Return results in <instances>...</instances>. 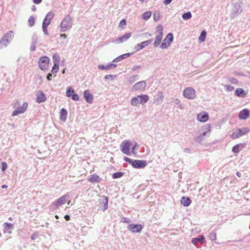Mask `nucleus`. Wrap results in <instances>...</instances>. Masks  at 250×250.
Returning a JSON list of instances; mask_svg holds the SVG:
<instances>
[{
  "label": "nucleus",
  "instance_id": "nucleus-1",
  "mask_svg": "<svg viewBox=\"0 0 250 250\" xmlns=\"http://www.w3.org/2000/svg\"><path fill=\"white\" fill-rule=\"evenodd\" d=\"M210 132V125L207 124L205 125L201 128L200 132L197 133L195 137L194 141L198 144H201L205 140L206 136H208Z\"/></svg>",
  "mask_w": 250,
  "mask_h": 250
},
{
  "label": "nucleus",
  "instance_id": "nucleus-2",
  "mask_svg": "<svg viewBox=\"0 0 250 250\" xmlns=\"http://www.w3.org/2000/svg\"><path fill=\"white\" fill-rule=\"evenodd\" d=\"M124 160L126 162L130 164L133 167L135 168H143L147 165L146 162L145 160H132L127 157H125Z\"/></svg>",
  "mask_w": 250,
  "mask_h": 250
},
{
  "label": "nucleus",
  "instance_id": "nucleus-3",
  "mask_svg": "<svg viewBox=\"0 0 250 250\" xmlns=\"http://www.w3.org/2000/svg\"><path fill=\"white\" fill-rule=\"evenodd\" d=\"M14 34L12 31H9L4 34L0 40V49L6 47L12 41Z\"/></svg>",
  "mask_w": 250,
  "mask_h": 250
},
{
  "label": "nucleus",
  "instance_id": "nucleus-4",
  "mask_svg": "<svg viewBox=\"0 0 250 250\" xmlns=\"http://www.w3.org/2000/svg\"><path fill=\"white\" fill-rule=\"evenodd\" d=\"M72 25V18L69 15H67L62 21L60 27L61 31L64 32L70 29Z\"/></svg>",
  "mask_w": 250,
  "mask_h": 250
},
{
  "label": "nucleus",
  "instance_id": "nucleus-5",
  "mask_svg": "<svg viewBox=\"0 0 250 250\" xmlns=\"http://www.w3.org/2000/svg\"><path fill=\"white\" fill-rule=\"evenodd\" d=\"M249 131L250 129L247 127L238 128L231 134V137L233 139H235L247 134Z\"/></svg>",
  "mask_w": 250,
  "mask_h": 250
},
{
  "label": "nucleus",
  "instance_id": "nucleus-6",
  "mask_svg": "<svg viewBox=\"0 0 250 250\" xmlns=\"http://www.w3.org/2000/svg\"><path fill=\"white\" fill-rule=\"evenodd\" d=\"M69 195L68 194H65L61 196L58 200L53 202L52 205L53 208H58L60 206L64 204L66 201L69 199Z\"/></svg>",
  "mask_w": 250,
  "mask_h": 250
},
{
  "label": "nucleus",
  "instance_id": "nucleus-7",
  "mask_svg": "<svg viewBox=\"0 0 250 250\" xmlns=\"http://www.w3.org/2000/svg\"><path fill=\"white\" fill-rule=\"evenodd\" d=\"M131 146V143L128 140L124 141L121 145V150L126 155H130L129 149Z\"/></svg>",
  "mask_w": 250,
  "mask_h": 250
},
{
  "label": "nucleus",
  "instance_id": "nucleus-8",
  "mask_svg": "<svg viewBox=\"0 0 250 250\" xmlns=\"http://www.w3.org/2000/svg\"><path fill=\"white\" fill-rule=\"evenodd\" d=\"M49 61V58L46 56L41 58L39 61V66L40 69L42 70H46Z\"/></svg>",
  "mask_w": 250,
  "mask_h": 250
},
{
  "label": "nucleus",
  "instance_id": "nucleus-9",
  "mask_svg": "<svg viewBox=\"0 0 250 250\" xmlns=\"http://www.w3.org/2000/svg\"><path fill=\"white\" fill-rule=\"evenodd\" d=\"M127 228L128 230L132 233H137L140 232L143 229V226L141 224H131L127 226Z\"/></svg>",
  "mask_w": 250,
  "mask_h": 250
},
{
  "label": "nucleus",
  "instance_id": "nucleus-10",
  "mask_svg": "<svg viewBox=\"0 0 250 250\" xmlns=\"http://www.w3.org/2000/svg\"><path fill=\"white\" fill-rule=\"evenodd\" d=\"M195 90L192 87H187L183 91V96L188 99H192L195 97Z\"/></svg>",
  "mask_w": 250,
  "mask_h": 250
},
{
  "label": "nucleus",
  "instance_id": "nucleus-11",
  "mask_svg": "<svg viewBox=\"0 0 250 250\" xmlns=\"http://www.w3.org/2000/svg\"><path fill=\"white\" fill-rule=\"evenodd\" d=\"M146 87V83L142 81L136 83L132 87V89L135 91H143Z\"/></svg>",
  "mask_w": 250,
  "mask_h": 250
},
{
  "label": "nucleus",
  "instance_id": "nucleus-12",
  "mask_svg": "<svg viewBox=\"0 0 250 250\" xmlns=\"http://www.w3.org/2000/svg\"><path fill=\"white\" fill-rule=\"evenodd\" d=\"M28 104L27 103H24L21 107L17 108L12 113V116H15L20 113H24L27 107Z\"/></svg>",
  "mask_w": 250,
  "mask_h": 250
},
{
  "label": "nucleus",
  "instance_id": "nucleus-13",
  "mask_svg": "<svg viewBox=\"0 0 250 250\" xmlns=\"http://www.w3.org/2000/svg\"><path fill=\"white\" fill-rule=\"evenodd\" d=\"M101 201L100 208L101 210L104 211L108 208V198L105 196H103L101 197Z\"/></svg>",
  "mask_w": 250,
  "mask_h": 250
},
{
  "label": "nucleus",
  "instance_id": "nucleus-14",
  "mask_svg": "<svg viewBox=\"0 0 250 250\" xmlns=\"http://www.w3.org/2000/svg\"><path fill=\"white\" fill-rule=\"evenodd\" d=\"M46 100V96L42 91H39L36 94V101L38 103L44 102Z\"/></svg>",
  "mask_w": 250,
  "mask_h": 250
},
{
  "label": "nucleus",
  "instance_id": "nucleus-15",
  "mask_svg": "<svg viewBox=\"0 0 250 250\" xmlns=\"http://www.w3.org/2000/svg\"><path fill=\"white\" fill-rule=\"evenodd\" d=\"M152 40L153 39H151L146 41L138 43L136 45L135 48L137 51L140 50L150 44L152 42Z\"/></svg>",
  "mask_w": 250,
  "mask_h": 250
},
{
  "label": "nucleus",
  "instance_id": "nucleus-16",
  "mask_svg": "<svg viewBox=\"0 0 250 250\" xmlns=\"http://www.w3.org/2000/svg\"><path fill=\"white\" fill-rule=\"evenodd\" d=\"M131 36V33H127L122 36L120 38L116 39L114 41L115 42L117 43H122L127 41Z\"/></svg>",
  "mask_w": 250,
  "mask_h": 250
},
{
  "label": "nucleus",
  "instance_id": "nucleus-17",
  "mask_svg": "<svg viewBox=\"0 0 250 250\" xmlns=\"http://www.w3.org/2000/svg\"><path fill=\"white\" fill-rule=\"evenodd\" d=\"M206 242L205 238L204 235H200L199 237L193 238L191 240V243L194 245H197L199 243L201 244Z\"/></svg>",
  "mask_w": 250,
  "mask_h": 250
},
{
  "label": "nucleus",
  "instance_id": "nucleus-18",
  "mask_svg": "<svg viewBox=\"0 0 250 250\" xmlns=\"http://www.w3.org/2000/svg\"><path fill=\"white\" fill-rule=\"evenodd\" d=\"M83 97L86 102L89 104L92 103L93 100V96L89 90H86L83 92Z\"/></svg>",
  "mask_w": 250,
  "mask_h": 250
},
{
  "label": "nucleus",
  "instance_id": "nucleus-19",
  "mask_svg": "<svg viewBox=\"0 0 250 250\" xmlns=\"http://www.w3.org/2000/svg\"><path fill=\"white\" fill-rule=\"evenodd\" d=\"M208 119V114L206 112L200 113L197 114L196 119L200 122H205Z\"/></svg>",
  "mask_w": 250,
  "mask_h": 250
},
{
  "label": "nucleus",
  "instance_id": "nucleus-20",
  "mask_svg": "<svg viewBox=\"0 0 250 250\" xmlns=\"http://www.w3.org/2000/svg\"><path fill=\"white\" fill-rule=\"evenodd\" d=\"M102 180V179L96 174L91 175L88 179V181L91 183H100Z\"/></svg>",
  "mask_w": 250,
  "mask_h": 250
},
{
  "label": "nucleus",
  "instance_id": "nucleus-21",
  "mask_svg": "<svg viewBox=\"0 0 250 250\" xmlns=\"http://www.w3.org/2000/svg\"><path fill=\"white\" fill-rule=\"evenodd\" d=\"M249 110L248 109H244L240 112L239 118L240 119L246 120L249 117Z\"/></svg>",
  "mask_w": 250,
  "mask_h": 250
},
{
  "label": "nucleus",
  "instance_id": "nucleus-22",
  "mask_svg": "<svg viewBox=\"0 0 250 250\" xmlns=\"http://www.w3.org/2000/svg\"><path fill=\"white\" fill-rule=\"evenodd\" d=\"M67 117V111L64 108H62L60 112V120L62 122H65Z\"/></svg>",
  "mask_w": 250,
  "mask_h": 250
},
{
  "label": "nucleus",
  "instance_id": "nucleus-23",
  "mask_svg": "<svg viewBox=\"0 0 250 250\" xmlns=\"http://www.w3.org/2000/svg\"><path fill=\"white\" fill-rule=\"evenodd\" d=\"M164 98V96L162 92L158 91L156 98H155L154 103H156L157 104H160L162 103Z\"/></svg>",
  "mask_w": 250,
  "mask_h": 250
},
{
  "label": "nucleus",
  "instance_id": "nucleus-24",
  "mask_svg": "<svg viewBox=\"0 0 250 250\" xmlns=\"http://www.w3.org/2000/svg\"><path fill=\"white\" fill-rule=\"evenodd\" d=\"M180 201L184 207H188L191 203V199L188 197H182Z\"/></svg>",
  "mask_w": 250,
  "mask_h": 250
},
{
  "label": "nucleus",
  "instance_id": "nucleus-25",
  "mask_svg": "<svg viewBox=\"0 0 250 250\" xmlns=\"http://www.w3.org/2000/svg\"><path fill=\"white\" fill-rule=\"evenodd\" d=\"M133 54V53H128L121 55L118 56V57H117L116 58L114 59L113 60V62H117L119 61H121V60H122L123 59H125V58H127V57L131 56Z\"/></svg>",
  "mask_w": 250,
  "mask_h": 250
},
{
  "label": "nucleus",
  "instance_id": "nucleus-26",
  "mask_svg": "<svg viewBox=\"0 0 250 250\" xmlns=\"http://www.w3.org/2000/svg\"><path fill=\"white\" fill-rule=\"evenodd\" d=\"M245 147V145L243 144H237L232 148V151L234 153H238Z\"/></svg>",
  "mask_w": 250,
  "mask_h": 250
},
{
  "label": "nucleus",
  "instance_id": "nucleus-27",
  "mask_svg": "<svg viewBox=\"0 0 250 250\" xmlns=\"http://www.w3.org/2000/svg\"><path fill=\"white\" fill-rule=\"evenodd\" d=\"M138 97L141 99V102L140 104H144L146 103L148 100H149V97L147 95H138Z\"/></svg>",
  "mask_w": 250,
  "mask_h": 250
},
{
  "label": "nucleus",
  "instance_id": "nucleus-28",
  "mask_svg": "<svg viewBox=\"0 0 250 250\" xmlns=\"http://www.w3.org/2000/svg\"><path fill=\"white\" fill-rule=\"evenodd\" d=\"M162 38L163 36L156 35V38L153 43V46L154 47H157L160 45Z\"/></svg>",
  "mask_w": 250,
  "mask_h": 250
},
{
  "label": "nucleus",
  "instance_id": "nucleus-29",
  "mask_svg": "<svg viewBox=\"0 0 250 250\" xmlns=\"http://www.w3.org/2000/svg\"><path fill=\"white\" fill-rule=\"evenodd\" d=\"M163 26L160 24L156 27V34L157 35L163 36Z\"/></svg>",
  "mask_w": 250,
  "mask_h": 250
},
{
  "label": "nucleus",
  "instance_id": "nucleus-30",
  "mask_svg": "<svg viewBox=\"0 0 250 250\" xmlns=\"http://www.w3.org/2000/svg\"><path fill=\"white\" fill-rule=\"evenodd\" d=\"M217 230H212L209 233V238L211 241H215L216 240Z\"/></svg>",
  "mask_w": 250,
  "mask_h": 250
},
{
  "label": "nucleus",
  "instance_id": "nucleus-31",
  "mask_svg": "<svg viewBox=\"0 0 250 250\" xmlns=\"http://www.w3.org/2000/svg\"><path fill=\"white\" fill-rule=\"evenodd\" d=\"M236 95L238 97H244L246 93L244 90L242 88H237L235 91Z\"/></svg>",
  "mask_w": 250,
  "mask_h": 250
},
{
  "label": "nucleus",
  "instance_id": "nucleus-32",
  "mask_svg": "<svg viewBox=\"0 0 250 250\" xmlns=\"http://www.w3.org/2000/svg\"><path fill=\"white\" fill-rule=\"evenodd\" d=\"M151 15V13L150 11H147L145 13H144L142 15V19L147 21L148 20Z\"/></svg>",
  "mask_w": 250,
  "mask_h": 250
},
{
  "label": "nucleus",
  "instance_id": "nucleus-33",
  "mask_svg": "<svg viewBox=\"0 0 250 250\" xmlns=\"http://www.w3.org/2000/svg\"><path fill=\"white\" fill-rule=\"evenodd\" d=\"M182 17L184 20H188L191 18L192 14L190 12H187L184 13L182 15Z\"/></svg>",
  "mask_w": 250,
  "mask_h": 250
},
{
  "label": "nucleus",
  "instance_id": "nucleus-34",
  "mask_svg": "<svg viewBox=\"0 0 250 250\" xmlns=\"http://www.w3.org/2000/svg\"><path fill=\"white\" fill-rule=\"evenodd\" d=\"M60 57L58 54H54L53 56V62H54V64L59 65V62H60Z\"/></svg>",
  "mask_w": 250,
  "mask_h": 250
},
{
  "label": "nucleus",
  "instance_id": "nucleus-35",
  "mask_svg": "<svg viewBox=\"0 0 250 250\" xmlns=\"http://www.w3.org/2000/svg\"><path fill=\"white\" fill-rule=\"evenodd\" d=\"M139 98L137 97H133L131 100V104L133 106H137L139 104Z\"/></svg>",
  "mask_w": 250,
  "mask_h": 250
},
{
  "label": "nucleus",
  "instance_id": "nucleus-36",
  "mask_svg": "<svg viewBox=\"0 0 250 250\" xmlns=\"http://www.w3.org/2000/svg\"><path fill=\"white\" fill-rule=\"evenodd\" d=\"M206 35L207 33L205 30L202 31L199 37V40L200 42H203L204 41H205L206 37Z\"/></svg>",
  "mask_w": 250,
  "mask_h": 250
},
{
  "label": "nucleus",
  "instance_id": "nucleus-37",
  "mask_svg": "<svg viewBox=\"0 0 250 250\" xmlns=\"http://www.w3.org/2000/svg\"><path fill=\"white\" fill-rule=\"evenodd\" d=\"M124 173L122 172H116L112 174V178L113 179H117L122 177L124 175Z\"/></svg>",
  "mask_w": 250,
  "mask_h": 250
},
{
  "label": "nucleus",
  "instance_id": "nucleus-38",
  "mask_svg": "<svg viewBox=\"0 0 250 250\" xmlns=\"http://www.w3.org/2000/svg\"><path fill=\"white\" fill-rule=\"evenodd\" d=\"M74 93V90L72 88L69 87L66 90V94L68 97H70Z\"/></svg>",
  "mask_w": 250,
  "mask_h": 250
},
{
  "label": "nucleus",
  "instance_id": "nucleus-39",
  "mask_svg": "<svg viewBox=\"0 0 250 250\" xmlns=\"http://www.w3.org/2000/svg\"><path fill=\"white\" fill-rule=\"evenodd\" d=\"M54 13L53 12L50 11L46 14L45 18H46L47 19V20L49 21L50 22L51 20L54 17Z\"/></svg>",
  "mask_w": 250,
  "mask_h": 250
},
{
  "label": "nucleus",
  "instance_id": "nucleus-40",
  "mask_svg": "<svg viewBox=\"0 0 250 250\" xmlns=\"http://www.w3.org/2000/svg\"><path fill=\"white\" fill-rule=\"evenodd\" d=\"M165 40H166L168 42H171L173 40V34L171 33H169L167 35Z\"/></svg>",
  "mask_w": 250,
  "mask_h": 250
},
{
  "label": "nucleus",
  "instance_id": "nucleus-41",
  "mask_svg": "<svg viewBox=\"0 0 250 250\" xmlns=\"http://www.w3.org/2000/svg\"><path fill=\"white\" fill-rule=\"evenodd\" d=\"M28 21L29 25L30 27L33 26L35 24V18L33 16H31L29 17Z\"/></svg>",
  "mask_w": 250,
  "mask_h": 250
},
{
  "label": "nucleus",
  "instance_id": "nucleus-42",
  "mask_svg": "<svg viewBox=\"0 0 250 250\" xmlns=\"http://www.w3.org/2000/svg\"><path fill=\"white\" fill-rule=\"evenodd\" d=\"M38 37L36 33H34L32 36L31 43L37 44L38 42Z\"/></svg>",
  "mask_w": 250,
  "mask_h": 250
},
{
  "label": "nucleus",
  "instance_id": "nucleus-43",
  "mask_svg": "<svg viewBox=\"0 0 250 250\" xmlns=\"http://www.w3.org/2000/svg\"><path fill=\"white\" fill-rule=\"evenodd\" d=\"M169 42H167V41H166V40H164L163 42L162 43V44H161V48H162V49H166V48H167L169 45Z\"/></svg>",
  "mask_w": 250,
  "mask_h": 250
},
{
  "label": "nucleus",
  "instance_id": "nucleus-44",
  "mask_svg": "<svg viewBox=\"0 0 250 250\" xmlns=\"http://www.w3.org/2000/svg\"><path fill=\"white\" fill-rule=\"evenodd\" d=\"M98 68L102 70H108L110 69V65L109 64H107L106 65H104L103 64H99L98 65Z\"/></svg>",
  "mask_w": 250,
  "mask_h": 250
},
{
  "label": "nucleus",
  "instance_id": "nucleus-45",
  "mask_svg": "<svg viewBox=\"0 0 250 250\" xmlns=\"http://www.w3.org/2000/svg\"><path fill=\"white\" fill-rule=\"evenodd\" d=\"M160 14L159 12H155L153 13V19L154 21H157L160 20Z\"/></svg>",
  "mask_w": 250,
  "mask_h": 250
},
{
  "label": "nucleus",
  "instance_id": "nucleus-46",
  "mask_svg": "<svg viewBox=\"0 0 250 250\" xmlns=\"http://www.w3.org/2000/svg\"><path fill=\"white\" fill-rule=\"evenodd\" d=\"M59 69V65L58 64H54L52 68L51 72L53 74L56 73Z\"/></svg>",
  "mask_w": 250,
  "mask_h": 250
},
{
  "label": "nucleus",
  "instance_id": "nucleus-47",
  "mask_svg": "<svg viewBox=\"0 0 250 250\" xmlns=\"http://www.w3.org/2000/svg\"><path fill=\"white\" fill-rule=\"evenodd\" d=\"M138 75H132L131 76H130L128 79V81L130 83H133L134 82H135V81L138 79Z\"/></svg>",
  "mask_w": 250,
  "mask_h": 250
},
{
  "label": "nucleus",
  "instance_id": "nucleus-48",
  "mask_svg": "<svg viewBox=\"0 0 250 250\" xmlns=\"http://www.w3.org/2000/svg\"><path fill=\"white\" fill-rule=\"evenodd\" d=\"M116 77V75H106V76H104V79L105 80H109V79L113 80V79H115Z\"/></svg>",
  "mask_w": 250,
  "mask_h": 250
},
{
  "label": "nucleus",
  "instance_id": "nucleus-49",
  "mask_svg": "<svg viewBox=\"0 0 250 250\" xmlns=\"http://www.w3.org/2000/svg\"><path fill=\"white\" fill-rule=\"evenodd\" d=\"M42 28L44 34L46 35H48L49 34L47 31V26H46L45 23L44 24H42Z\"/></svg>",
  "mask_w": 250,
  "mask_h": 250
},
{
  "label": "nucleus",
  "instance_id": "nucleus-50",
  "mask_svg": "<svg viewBox=\"0 0 250 250\" xmlns=\"http://www.w3.org/2000/svg\"><path fill=\"white\" fill-rule=\"evenodd\" d=\"M70 97H71L72 99L75 101H78L79 99V97L78 94L74 93L73 95H72Z\"/></svg>",
  "mask_w": 250,
  "mask_h": 250
},
{
  "label": "nucleus",
  "instance_id": "nucleus-51",
  "mask_svg": "<svg viewBox=\"0 0 250 250\" xmlns=\"http://www.w3.org/2000/svg\"><path fill=\"white\" fill-rule=\"evenodd\" d=\"M131 221V219L127 217H123L121 220V222L123 223H130Z\"/></svg>",
  "mask_w": 250,
  "mask_h": 250
},
{
  "label": "nucleus",
  "instance_id": "nucleus-52",
  "mask_svg": "<svg viewBox=\"0 0 250 250\" xmlns=\"http://www.w3.org/2000/svg\"><path fill=\"white\" fill-rule=\"evenodd\" d=\"M126 24V21L125 19H123L119 23V26L121 27H123V26L125 25Z\"/></svg>",
  "mask_w": 250,
  "mask_h": 250
},
{
  "label": "nucleus",
  "instance_id": "nucleus-53",
  "mask_svg": "<svg viewBox=\"0 0 250 250\" xmlns=\"http://www.w3.org/2000/svg\"><path fill=\"white\" fill-rule=\"evenodd\" d=\"M1 165H2L1 170L2 171H4L7 168V164L5 162H2Z\"/></svg>",
  "mask_w": 250,
  "mask_h": 250
},
{
  "label": "nucleus",
  "instance_id": "nucleus-54",
  "mask_svg": "<svg viewBox=\"0 0 250 250\" xmlns=\"http://www.w3.org/2000/svg\"><path fill=\"white\" fill-rule=\"evenodd\" d=\"M139 146L138 145V144L137 143H135L134 146L131 148V152L133 154H136V152L135 150V147H139Z\"/></svg>",
  "mask_w": 250,
  "mask_h": 250
},
{
  "label": "nucleus",
  "instance_id": "nucleus-55",
  "mask_svg": "<svg viewBox=\"0 0 250 250\" xmlns=\"http://www.w3.org/2000/svg\"><path fill=\"white\" fill-rule=\"evenodd\" d=\"M44 23L46 25V26H48L50 24V22L49 21L47 20L46 18H44L42 22V24H44Z\"/></svg>",
  "mask_w": 250,
  "mask_h": 250
},
{
  "label": "nucleus",
  "instance_id": "nucleus-56",
  "mask_svg": "<svg viewBox=\"0 0 250 250\" xmlns=\"http://www.w3.org/2000/svg\"><path fill=\"white\" fill-rule=\"evenodd\" d=\"M4 226H5V228H6V227H7L8 229H10V228H12L13 225L12 224L9 223H5L4 224Z\"/></svg>",
  "mask_w": 250,
  "mask_h": 250
},
{
  "label": "nucleus",
  "instance_id": "nucleus-57",
  "mask_svg": "<svg viewBox=\"0 0 250 250\" xmlns=\"http://www.w3.org/2000/svg\"><path fill=\"white\" fill-rule=\"evenodd\" d=\"M236 9H237L236 14L240 13L241 12V6L240 5H236L235 6Z\"/></svg>",
  "mask_w": 250,
  "mask_h": 250
},
{
  "label": "nucleus",
  "instance_id": "nucleus-58",
  "mask_svg": "<svg viewBox=\"0 0 250 250\" xmlns=\"http://www.w3.org/2000/svg\"><path fill=\"white\" fill-rule=\"evenodd\" d=\"M36 44L35 43H31V45L30 47V50L31 51H34L36 49Z\"/></svg>",
  "mask_w": 250,
  "mask_h": 250
},
{
  "label": "nucleus",
  "instance_id": "nucleus-59",
  "mask_svg": "<svg viewBox=\"0 0 250 250\" xmlns=\"http://www.w3.org/2000/svg\"><path fill=\"white\" fill-rule=\"evenodd\" d=\"M172 102L176 104H179L181 102L180 100L177 98L172 99Z\"/></svg>",
  "mask_w": 250,
  "mask_h": 250
},
{
  "label": "nucleus",
  "instance_id": "nucleus-60",
  "mask_svg": "<svg viewBox=\"0 0 250 250\" xmlns=\"http://www.w3.org/2000/svg\"><path fill=\"white\" fill-rule=\"evenodd\" d=\"M52 74L51 73H48L47 75V79L48 80V81H51L52 80Z\"/></svg>",
  "mask_w": 250,
  "mask_h": 250
},
{
  "label": "nucleus",
  "instance_id": "nucleus-61",
  "mask_svg": "<svg viewBox=\"0 0 250 250\" xmlns=\"http://www.w3.org/2000/svg\"><path fill=\"white\" fill-rule=\"evenodd\" d=\"M141 65H135V66H134L132 68V70L133 71H135L137 69H139V68H141Z\"/></svg>",
  "mask_w": 250,
  "mask_h": 250
},
{
  "label": "nucleus",
  "instance_id": "nucleus-62",
  "mask_svg": "<svg viewBox=\"0 0 250 250\" xmlns=\"http://www.w3.org/2000/svg\"><path fill=\"white\" fill-rule=\"evenodd\" d=\"M172 0H164L163 3L166 5H168L172 1Z\"/></svg>",
  "mask_w": 250,
  "mask_h": 250
},
{
  "label": "nucleus",
  "instance_id": "nucleus-63",
  "mask_svg": "<svg viewBox=\"0 0 250 250\" xmlns=\"http://www.w3.org/2000/svg\"><path fill=\"white\" fill-rule=\"evenodd\" d=\"M109 65H110V69L113 68H115L116 67H117V65L115 63H110L109 64Z\"/></svg>",
  "mask_w": 250,
  "mask_h": 250
},
{
  "label": "nucleus",
  "instance_id": "nucleus-64",
  "mask_svg": "<svg viewBox=\"0 0 250 250\" xmlns=\"http://www.w3.org/2000/svg\"><path fill=\"white\" fill-rule=\"evenodd\" d=\"M33 1L34 3L39 4L42 2V0H33Z\"/></svg>",
  "mask_w": 250,
  "mask_h": 250
}]
</instances>
